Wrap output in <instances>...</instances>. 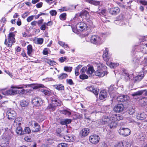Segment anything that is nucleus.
Wrapping results in <instances>:
<instances>
[{"label":"nucleus","instance_id":"f257e3e1","mask_svg":"<svg viewBox=\"0 0 147 147\" xmlns=\"http://www.w3.org/2000/svg\"><path fill=\"white\" fill-rule=\"evenodd\" d=\"M123 119V116L115 114L111 115L109 118L107 116H104L100 121L102 124H108V125L112 128L117 127V121L121 120Z\"/></svg>","mask_w":147,"mask_h":147},{"label":"nucleus","instance_id":"f03ea898","mask_svg":"<svg viewBox=\"0 0 147 147\" xmlns=\"http://www.w3.org/2000/svg\"><path fill=\"white\" fill-rule=\"evenodd\" d=\"M97 67V70L95 72L96 76L99 77H103L107 74V67L103 65H96Z\"/></svg>","mask_w":147,"mask_h":147},{"label":"nucleus","instance_id":"7ed1b4c3","mask_svg":"<svg viewBox=\"0 0 147 147\" xmlns=\"http://www.w3.org/2000/svg\"><path fill=\"white\" fill-rule=\"evenodd\" d=\"M15 35L13 32L9 33L8 36V41L6 38L4 42L5 44L8 47H11L13 44L15 42Z\"/></svg>","mask_w":147,"mask_h":147},{"label":"nucleus","instance_id":"20e7f679","mask_svg":"<svg viewBox=\"0 0 147 147\" xmlns=\"http://www.w3.org/2000/svg\"><path fill=\"white\" fill-rule=\"evenodd\" d=\"M90 41L92 43L97 45L101 44L103 42L100 36L96 35H93L91 37Z\"/></svg>","mask_w":147,"mask_h":147},{"label":"nucleus","instance_id":"39448f33","mask_svg":"<svg viewBox=\"0 0 147 147\" xmlns=\"http://www.w3.org/2000/svg\"><path fill=\"white\" fill-rule=\"evenodd\" d=\"M52 104H50L48 106L47 108L50 111H53L55 109V108L59 105V103L57 99L55 98H53L51 100Z\"/></svg>","mask_w":147,"mask_h":147},{"label":"nucleus","instance_id":"423d86ee","mask_svg":"<svg viewBox=\"0 0 147 147\" xmlns=\"http://www.w3.org/2000/svg\"><path fill=\"white\" fill-rule=\"evenodd\" d=\"M109 50L108 48H106L105 50L104 51L103 55L102 58L104 60L107 62L106 64H117V63L115 64V63H112L111 62L108 63V61L109 60L110 58L109 54Z\"/></svg>","mask_w":147,"mask_h":147},{"label":"nucleus","instance_id":"0eeeda50","mask_svg":"<svg viewBox=\"0 0 147 147\" xmlns=\"http://www.w3.org/2000/svg\"><path fill=\"white\" fill-rule=\"evenodd\" d=\"M76 27L78 32H80L84 30H86L87 27L85 23L83 22H80L76 24Z\"/></svg>","mask_w":147,"mask_h":147},{"label":"nucleus","instance_id":"6e6552de","mask_svg":"<svg viewBox=\"0 0 147 147\" xmlns=\"http://www.w3.org/2000/svg\"><path fill=\"white\" fill-rule=\"evenodd\" d=\"M131 132L130 130L128 128H121L119 130V133L120 135L125 136L129 135Z\"/></svg>","mask_w":147,"mask_h":147},{"label":"nucleus","instance_id":"1a4fd4ad","mask_svg":"<svg viewBox=\"0 0 147 147\" xmlns=\"http://www.w3.org/2000/svg\"><path fill=\"white\" fill-rule=\"evenodd\" d=\"M7 115L9 119L12 120L16 117L17 113L15 111L10 109L7 111Z\"/></svg>","mask_w":147,"mask_h":147},{"label":"nucleus","instance_id":"9d476101","mask_svg":"<svg viewBox=\"0 0 147 147\" xmlns=\"http://www.w3.org/2000/svg\"><path fill=\"white\" fill-rule=\"evenodd\" d=\"M89 140L92 144H97L99 141L100 138L96 135L90 136L89 137Z\"/></svg>","mask_w":147,"mask_h":147},{"label":"nucleus","instance_id":"9b49d317","mask_svg":"<svg viewBox=\"0 0 147 147\" xmlns=\"http://www.w3.org/2000/svg\"><path fill=\"white\" fill-rule=\"evenodd\" d=\"M32 102L33 105L36 106H39L42 104V101L41 98L38 97H35L32 100Z\"/></svg>","mask_w":147,"mask_h":147},{"label":"nucleus","instance_id":"f8f14e48","mask_svg":"<svg viewBox=\"0 0 147 147\" xmlns=\"http://www.w3.org/2000/svg\"><path fill=\"white\" fill-rule=\"evenodd\" d=\"M124 108V106L123 105L118 104L114 107L113 110L117 113H120L123 111Z\"/></svg>","mask_w":147,"mask_h":147},{"label":"nucleus","instance_id":"ddd939ff","mask_svg":"<svg viewBox=\"0 0 147 147\" xmlns=\"http://www.w3.org/2000/svg\"><path fill=\"white\" fill-rule=\"evenodd\" d=\"M120 9L117 7L112 8L109 9V13L113 15H115L118 14L120 12Z\"/></svg>","mask_w":147,"mask_h":147},{"label":"nucleus","instance_id":"4468645a","mask_svg":"<svg viewBox=\"0 0 147 147\" xmlns=\"http://www.w3.org/2000/svg\"><path fill=\"white\" fill-rule=\"evenodd\" d=\"M146 115L144 112H140L136 115L137 119L140 120H144L146 119Z\"/></svg>","mask_w":147,"mask_h":147},{"label":"nucleus","instance_id":"2eb2a0df","mask_svg":"<svg viewBox=\"0 0 147 147\" xmlns=\"http://www.w3.org/2000/svg\"><path fill=\"white\" fill-rule=\"evenodd\" d=\"M32 124H33V125H32V126L33 127V129L32 130L34 131L37 132L39 131L40 129V127L38 124L34 121L32 122Z\"/></svg>","mask_w":147,"mask_h":147},{"label":"nucleus","instance_id":"dca6fc26","mask_svg":"<svg viewBox=\"0 0 147 147\" xmlns=\"http://www.w3.org/2000/svg\"><path fill=\"white\" fill-rule=\"evenodd\" d=\"M90 132L89 129L88 128L83 129L80 133L81 136L84 137L87 136Z\"/></svg>","mask_w":147,"mask_h":147},{"label":"nucleus","instance_id":"f3484780","mask_svg":"<svg viewBox=\"0 0 147 147\" xmlns=\"http://www.w3.org/2000/svg\"><path fill=\"white\" fill-rule=\"evenodd\" d=\"M9 141L1 139L0 140V145L1 147H7L9 144Z\"/></svg>","mask_w":147,"mask_h":147},{"label":"nucleus","instance_id":"a211bd4d","mask_svg":"<svg viewBox=\"0 0 147 147\" xmlns=\"http://www.w3.org/2000/svg\"><path fill=\"white\" fill-rule=\"evenodd\" d=\"M144 76V73L143 72H140L137 76L134 78V80L136 82H139L143 78Z\"/></svg>","mask_w":147,"mask_h":147},{"label":"nucleus","instance_id":"6ab92c4d","mask_svg":"<svg viewBox=\"0 0 147 147\" xmlns=\"http://www.w3.org/2000/svg\"><path fill=\"white\" fill-rule=\"evenodd\" d=\"M129 99V97L127 95L120 96L117 98V100L118 101L124 102L126 101Z\"/></svg>","mask_w":147,"mask_h":147},{"label":"nucleus","instance_id":"aec40b11","mask_svg":"<svg viewBox=\"0 0 147 147\" xmlns=\"http://www.w3.org/2000/svg\"><path fill=\"white\" fill-rule=\"evenodd\" d=\"M124 78L126 81H129L130 78L133 76V74H129L126 71H124Z\"/></svg>","mask_w":147,"mask_h":147},{"label":"nucleus","instance_id":"412c9836","mask_svg":"<svg viewBox=\"0 0 147 147\" xmlns=\"http://www.w3.org/2000/svg\"><path fill=\"white\" fill-rule=\"evenodd\" d=\"M107 96V93L105 90L101 91L100 93L99 98L100 100H102Z\"/></svg>","mask_w":147,"mask_h":147},{"label":"nucleus","instance_id":"4be33fe9","mask_svg":"<svg viewBox=\"0 0 147 147\" xmlns=\"http://www.w3.org/2000/svg\"><path fill=\"white\" fill-rule=\"evenodd\" d=\"M31 85H19V86H14L12 85L11 86V88L12 89L17 88V89H22L24 88H26L27 86L30 87Z\"/></svg>","mask_w":147,"mask_h":147},{"label":"nucleus","instance_id":"5701e85b","mask_svg":"<svg viewBox=\"0 0 147 147\" xmlns=\"http://www.w3.org/2000/svg\"><path fill=\"white\" fill-rule=\"evenodd\" d=\"M140 50L144 54H147V44H143L140 46Z\"/></svg>","mask_w":147,"mask_h":147},{"label":"nucleus","instance_id":"b1692460","mask_svg":"<svg viewBox=\"0 0 147 147\" xmlns=\"http://www.w3.org/2000/svg\"><path fill=\"white\" fill-rule=\"evenodd\" d=\"M10 134V133H9L7 131H5L4 133L2 136V139H5V140L9 141V140L11 138Z\"/></svg>","mask_w":147,"mask_h":147},{"label":"nucleus","instance_id":"393cba45","mask_svg":"<svg viewBox=\"0 0 147 147\" xmlns=\"http://www.w3.org/2000/svg\"><path fill=\"white\" fill-rule=\"evenodd\" d=\"M22 118L21 117H18L14 120V125L16 126H20L21 124V121H22Z\"/></svg>","mask_w":147,"mask_h":147},{"label":"nucleus","instance_id":"a878e982","mask_svg":"<svg viewBox=\"0 0 147 147\" xmlns=\"http://www.w3.org/2000/svg\"><path fill=\"white\" fill-rule=\"evenodd\" d=\"M17 127L16 130V133L20 135H24L23 131H22V128L20 126H16Z\"/></svg>","mask_w":147,"mask_h":147},{"label":"nucleus","instance_id":"bb28decb","mask_svg":"<svg viewBox=\"0 0 147 147\" xmlns=\"http://www.w3.org/2000/svg\"><path fill=\"white\" fill-rule=\"evenodd\" d=\"M64 138L66 140V141L69 142H73L75 140L74 137L73 136L68 135L65 136Z\"/></svg>","mask_w":147,"mask_h":147},{"label":"nucleus","instance_id":"cd10ccee","mask_svg":"<svg viewBox=\"0 0 147 147\" xmlns=\"http://www.w3.org/2000/svg\"><path fill=\"white\" fill-rule=\"evenodd\" d=\"M81 112L84 114L85 118L87 119H89L90 113L88 110H82Z\"/></svg>","mask_w":147,"mask_h":147},{"label":"nucleus","instance_id":"c85d7f7f","mask_svg":"<svg viewBox=\"0 0 147 147\" xmlns=\"http://www.w3.org/2000/svg\"><path fill=\"white\" fill-rule=\"evenodd\" d=\"M34 42L37 44H42L43 42V39L42 38H35L34 40Z\"/></svg>","mask_w":147,"mask_h":147},{"label":"nucleus","instance_id":"c756f323","mask_svg":"<svg viewBox=\"0 0 147 147\" xmlns=\"http://www.w3.org/2000/svg\"><path fill=\"white\" fill-rule=\"evenodd\" d=\"M53 87L59 90H63L64 89V86L61 84L55 85L53 86Z\"/></svg>","mask_w":147,"mask_h":147},{"label":"nucleus","instance_id":"7c9ffc66","mask_svg":"<svg viewBox=\"0 0 147 147\" xmlns=\"http://www.w3.org/2000/svg\"><path fill=\"white\" fill-rule=\"evenodd\" d=\"M27 54L29 56H31L32 52V48L30 45H28L27 47Z\"/></svg>","mask_w":147,"mask_h":147},{"label":"nucleus","instance_id":"2f4dec72","mask_svg":"<svg viewBox=\"0 0 147 147\" xmlns=\"http://www.w3.org/2000/svg\"><path fill=\"white\" fill-rule=\"evenodd\" d=\"M94 70L92 67L90 66L88 67V69L86 71L87 74L90 75L91 76H92V74L94 73Z\"/></svg>","mask_w":147,"mask_h":147},{"label":"nucleus","instance_id":"473e14b6","mask_svg":"<svg viewBox=\"0 0 147 147\" xmlns=\"http://www.w3.org/2000/svg\"><path fill=\"white\" fill-rule=\"evenodd\" d=\"M58 78L60 80L65 79L67 77L68 75L66 74L62 73L58 76Z\"/></svg>","mask_w":147,"mask_h":147},{"label":"nucleus","instance_id":"72a5a7b5","mask_svg":"<svg viewBox=\"0 0 147 147\" xmlns=\"http://www.w3.org/2000/svg\"><path fill=\"white\" fill-rule=\"evenodd\" d=\"M29 103L28 100H23L20 102V105L22 107H25L28 105Z\"/></svg>","mask_w":147,"mask_h":147},{"label":"nucleus","instance_id":"f704fd0d","mask_svg":"<svg viewBox=\"0 0 147 147\" xmlns=\"http://www.w3.org/2000/svg\"><path fill=\"white\" fill-rule=\"evenodd\" d=\"M123 145H124V147H130L131 144V142L128 141H123Z\"/></svg>","mask_w":147,"mask_h":147},{"label":"nucleus","instance_id":"c9c22d12","mask_svg":"<svg viewBox=\"0 0 147 147\" xmlns=\"http://www.w3.org/2000/svg\"><path fill=\"white\" fill-rule=\"evenodd\" d=\"M41 91L45 95L49 96L51 95L52 94L51 92L48 90H45V89H42L41 90Z\"/></svg>","mask_w":147,"mask_h":147},{"label":"nucleus","instance_id":"e433bc0d","mask_svg":"<svg viewBox=\"0 0 147 147\" xmlns=\"http://www.w3.org/2000/svg\"><path fill=\"white\" fill-rule=\"evenodd\" d=\"M140 102L142 106H145L147 104V98H142L140 100Z\"/></svg>","mask_w":147,"mask_h":147},{"label":"nucleus","instance_id":"4c0bfd02","mask_svg":"<svg viewBox=\"0 0 147 147\" xmlns=\"http://www.w3.org/2000/svg\"><path fill=\"white\" fill-rule=\"evenodd\" d=\"M61 112L62 113L67 116H69L71 114V113L70 111L66 110H63Z\"/></svg>","mask_w":147,"mask_h":147},{"label":"nucleus","instance_id":"58836bf2","mask_svg":"<svg viewBox=\"0 0 147 147\" xmlns=\"http://www.w3.org/2000/svg\"><path fill=\"white\" fill-rule=\"evenodd\" d=\"M143 93V91L142 90L139 91L137 92H134V93L132 94L131 95L133 96H139L142 94Z\"/></svg>","mask_w":147,"mask_h":147},{"label":"nucleus","instance_id":"ea45409f","mask_svg":"<svg viewBox=\"0 0 147 147\" xmlns=\"http://www.w3.org/2000/svg\"><path fill=\"white\" fill-rule=\"evenodd\" d=\"M82 66L81 65H78V66L76 67L75 70V74L76 76H78L79 74V70L81 67Z\"/></svg>","mask_w":147,"mask_h":147},{"label":"nucleus","instance_id":"a19ab883","mask_svg":"<svg viewBox=\"0 0 147 147\" xmlns=\"http://www.w3.org/2000/svg\"><path fill=\"white\" fill-rule=\"evenodd\" d=\"M24 134H29L31 132V130L30 128L28 127H26L24 128L23 131Z\"/></svg>","mask_w":147,"mask_h":147},{"label":"nucleus","instance_id":"79ce46f5","mask_svg":"<svg viewBox=\"0 0 147 147\" xmlns=\"http://www.w3.org/2000/svg\"><path fill=\"white\" fill-rule=\"evenodd\" d=\"M66 14L65 13H63L61 14L60 16L59 17L61 20H65L66 18Z\"/></svg>","mask_w":147,"mask_h":147},{"label":"nucleus","instance_id":"37998d69","mask_svg":"<svg viewBox=\"0 0 147 147\" xmlns=\"http://www.w3.org/2000/svg\"><path fill=\"white\" fill-rule=\"evenodd\" d=\"M45 86L44 85L41 84H38L35 85L32 87V88L33 89H36L38 88L39 87L44 88Z\"/></svg>","mask_w":147,"mask_h":147},{"label":"nucleus","instance_id":"c03bdc74","mask_svg":"<svg viewBox=\"0 0 147 147\" xmlns=\"http://www.w3.org/2000/svg\"><path fill=\"white\" fill-rule=\"evenodd\" d=\"M59 44L61 46L65 48L69 47L68 45L66 44L64 42L59 41L58 42Z\"/></svg>","mask_w":147,"mask_h":147},{"label":"nucleus","instance_id":"a18cd8bd","mask_svg":"<svg viewBox=\"0 0 147 147\" xmlns=\"http://www.w3.org/2000/svg\"><path fill=\"white\" fill-rule=\"evenodd\" d=\"M89 14V13L88 12L85 10H83L81 12V15L84 16L85 17L88 15Z\"/></svg>","mask_w":147,"mask_h":147},{"label":"nucleus","instance_id":"49530a36","mask_svg":"<svg viewBox=\"0 0 147 147\" xmlns=\"http://www.w3.org/2000/svg\"><path fill=\"white\" fill-rule=\"evenodd\" d=\"M80 78L82 80L87 79L88 78V76L87 75L84 74L81 75L80 76Z\"/></svg>","mask_w":147,"mask_h":147},{"label":"nucleus","instance_id":"de8ad7c7","mask_svg":"<svg viewBox=\"0 0 147 147\" xmlns=\"http://www.w3.org/2000/svg\"><path fill=\"white\" fill-rule=\"evenodd\" d=\"M68 145L64 143L59 144L57 146V147H67Z\"/></svg>","mask_w":147,"mask_h":147},{"label":"nucleus","instance_id":"09e8293b","mask_svg":"<svg viewBox=\"0 0 147 147\" xmlns=\"http://www.w3.org/2000/svg\"><path fill=\"white\" fill-rule=\"evenodd\" d=\"M64 70L67 72H70L72 70V67L66 66L64 67Z\"/></svg>","mask_w":147,"mask_h":147},{"label":"nucleus","instance_id":"8fccbe9b","mask_svg":"<svg viewBox=\"0 0 147 147\" xmlns=\"http://www.w3.org/2000/svg\"><path fill=\"white\" fill-rule=\"evenodd\" d=\"M34 16L32 15L28 17L26 20L27 22H30L33 19Z\"/></svg>","mask_w":147,"mask_h":147},{"label":"nucleus","instance_id":"3c124183","mask_svg":"<svg viewBox=\"0 0 147 147\" xmlns=\"http://www.w3.org/2000/svg\"><path fill=\"white\" fill-rule=\"evenodd\" d=\"M46 26H47L46 23H44L41 26L40 29L42 30H45Z\"/></svg>","mask_w":147,"mask_h":147},{"label":"nucleus","instance_id":"603ef678","mask_svg":"<svg viewBox=\"0 0 147 147\" xmlns=\"http://www.w3.org/2000/svg\"><path fill=\"white\" fill-rule=\"evenodd\" d=\"M85 17V19L88 22H89L91 24L92 22L91 20V19L90 18V16L89 14L88 15L86 16Z\"/></svg>","mask_w":147,"mask_h":147},{"label":"nucleus","instance_id":"864d4df0","mask_svg":"<svg viewBox=\"0 0 147 147\" xmlns=\"http://www.w3.org/2000/svg\"><path fill=\"white\" fill-rule=\"evenodd\" d=\"M124 145H123V142H120L118 143L115 146V147H123Z\"/></svg>","mask_w":147,"mask_h":147},{"label":"nucleus","instance_id":"5fc2aeb1","mask_svg":"<svg viewBox=\"0 0 147 147\" xmlns=\"http://www.w3.org/2000/svg\"><path fill=\"white\" fill-rule=\"evenodd\" d=\"M46 62L49 64H55L56 62L53 61L50 59H47V60Z\"/></svg>","mask_w":147,"mask_h":147},{"label":"nucleus","instance_id":"6e6d98bb","mask_svg":"<svg viewBox=\"0 0 147 147\" xmlns=\"http://www.w3.org/2000/svg\"><path fill=\"white\" fill-rule=\"evenodd\" d=\"M139 2L140 3L144 5H147V1L145 0H140Z\"/></svg>","mask_w":147,"mask_h":147},{"label":"nucleus","instance_id":"4d7b16f0","mask_svg":"<svg viewBox=\"0 0 147 147\" xmlns=\"http://www.w3.org/2000/svg\"><path fill=\"white\" fill-rule=\"evenodd\" d=\"M66 82L68 84L70 85H72L74 84L73 81L71 79H67Z\"/></svg>","mask_w":147,"mask_h":147},{"label":"nucleus","instance_id":"13d9d810","mask_svg":"<svg viewBox=\"0 0 147 147\" xmlns=\"http://www.w3.org/2000/svg\"><path fill=\"white\" fill-rule=\"evenodd\" d=\"M50 14L52 16H55L56 15L57 12L56 11L54 10H53L50 11Z\"/></svg>","mask_w":147,"mask_h":147},{"label":"nucleus","instance_id":"bf43d9fd","mask_svg":"<svg viewBox=\"0 0 147 147\" xmlns=\"http://www.w3.org/2000/svg\"><path fill=\"white\" fill-rule=\"evenodd\" d=\"M92 92L96 95H97L98 94L99 92V90L97 89H95V88L93 90Z\"/></svg>","mask_w":147,"mask_h":147},{"label":"nucleus","instance_id":"052dcab7","mask_svg":"<svg viewBox=\"0 0 147 147\" xmlns=\"http://www.w3.org/2000/svg\"><path fill=\"white\" fill-rule=\"evenodd\" d=\"M59 10L60 11H63L68 10L69 8L66 7H63L62 8L60 9Z\"/></svg>","mask_w":147,"mask_h":147},{"label":"nucleus","instance_id":"680f3d73","mask_svg":"<svg viewBox=\"0 0 147 147\" xmlns=\"http://www.w3.org/2000/svg\"><path fill=\"white\" fill-rule=\"evenodd\" d=\"M29 14V13L28 12H26L24 13V14H23L22 16V18H24L28 16Z\"/></svg>","mask_w":147,"mask_h":147},{"label":"nucleus","instance_id":"e2e57ef3","mask_svg":"<svg viewBox=\"0 0 147 147\" xmlns=\"http://www.w3.org/2000/svg\"><path fill=\"white\" fill-rule=\"evenodd\" d=\"M94 88L92 86H90V87H87V89L88 90L90 91L91 92L93 91V90Z\"/></svg>","mask_w":147,"mask_h":147},{"label":"nucleus","instance_id":"0e129e2a","mask_svg":"<svg viewBox=\"0 0 147 147\" xmlns=\"http://www.w3.org/2000/svg\"><path fill=\"white\" fill-rule=\"evenodd\" d=\"M135 111V110L134 109L132 108L129 110V114L130 115L133 114L134 113Z\"/></svg>","mask_w":147,"mask_h":147},{"label":"nucleus","instance_id":"69168bd1","mask_svg":"<svg viewBox=\"0 0 147 147\" xmlns=\"http://www.w3.org/2000/svg\"><path fill=\"white\" fill-rule=\"evenodd\" d=\"M42 3L40 2L36 4V7L37 8H39L42 7Z\"/></svg>","mask_w":147,"mask_h":147},{"label":"nucleus","instance_id":"338daca9","mask_svg":"<svg viewBox=\"0 0 147 147\" xmlns=\"http://www.w3.org/2000/svg\"><path fill=\"white\" fill-rule=\"evenodd\" d=\"M87 69V67H83L81 70V73H84L86 71Z\"/></svg>","mask_w":147,"mask_h":147},{"label":"nucleus","instance_id":"774afa93","mask_svg":"<svg viewBox=\"0 0 147 147\" xmlns=\"http://www.w3.org/2000/svg\"><path fill=\"white\" fill-rule=\"evenodd\" d=\"M71 120L70 119H65V121L66 124H69L71 123Z\"/></svg>","mask_w":147,"mask_h":147}]
</instances>
